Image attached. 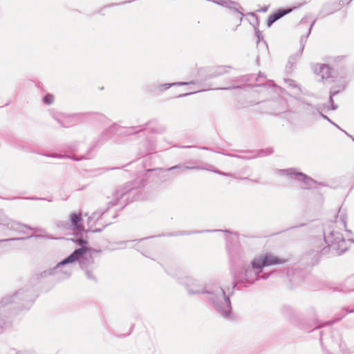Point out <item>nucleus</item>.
<instances>
[{
  "label": "nucleus",
  "instance_id": "nucleus-1",
  "mask_svg": "<svg viewBox=\"0 0 354 354\" xmlns=\"http://www.w3.org/2000/svg\"><path fill=\"white\" fill-rule=\"evenodd\" d=\"M70 221L71 224L72 230L77 233H81L84 231V227L82 224V214L79 213H72L70 215Z\"/></svg>",
  "mask_w": 354,
  "mask_h": 354
},
{
  "label": "nucleus",
  "instance_id": "nucleus-2",
  "mask_svg": "<svg viewBox=\"0 0 354 354\" xmlns=\"http://www.w3.org/2000/svg\"><path fill=\"white\" fill-rule=\"evenodd\" d=\"M89 250V248L87 247H82L77 250H75L70 256H68L66 259L62 261L60 264L65 265L66 263H73L79 259L80 257L83 256Z\"/></svg>",
  "mask_w": 354,
  "mask_h": 354
},
{
  "label": "nucleus",
  "instance_id": "nucleus-3",
  "mask_svg": "<svg viewBox=\"0 0 354 354\" xmlns=\"http://www.w3.org/2000/svg\"><path fill=\"white\" fill-rule=\"evenodd\" d=\"M242 19L243 14L237 10H231L227 16L228 23L234 27L239 26L241 23Z\"/></svg>",
  "mask_w": 354,
  "mask_h": 354
},
{
  "label": "nucleus",
  "instance_id": "nucleus-4",
  "mask_svg": "<svg viewBox=\"0 0 354 354\" xmlns=\"http://www.w3.org/2000/svg\"><path fill=\"white\" fill-rule=\"evenodd\" d=\"M267 266L263 254L256 257L252 261V267L254 270H257L259 273L263 267Z\"/></svg>",
  "mask_w": 354,
  "mask_h": 354
},
{
  "label": "nucleus",
  "instance_id": "nucleus-5",
  "mask_svg": "<svg viewBox=\"0 0 354 354\" xmlns=\"http://www.w3.org/2000/svg\"><path fill=\"white\" fill-rule=\"evenodd\" d=\"M292 9H283L279 10L272 15H271L268 19V26H270L274 21L284 16L285 15L290 12Z\"/></svg>",
  "mask_w": 354,
  "mask_h": 354
},
{
  "label": "nucleus",
  "instance_id": "nucleus-6",
  "mask_svg": "<svg viewBox=\"0 0 354 354\" xmlns=\"http://www.w3.org/2000/svg\"><path fill=\"white\" fill-rule=\"evenodd\" d=\"M264 258L266 259V263L267 266L277 265V264H283L286 263V260L285 259H281L276 256H273L271 254H263Z\"/></svg>",
  "mask_w": 354,
  "mask_h": 354
},
{
  "label": "nucleus",
  "instance_id": "nucleus-7",
  "mask_svg": "<svg viewBox=\"0 0 354 354\" xmlns=\"http://www.w3.org/2000/svg\"><path fill=\"white\" fill-rule=\"evenodd\" d=\"M54 100V97L53 95L47 94L44 97V102L46 104H50Z\"/></svg>",
  "mask_w": 354,
  "mask_h": 354
},
{
  "label": "nucleus",
  "instance_id": "nucleus-8",
  "mask_svg": "<svg viewBox=\"0 0 354 354\" xmlns=\"http://www.w3.org/2000/svg\"><path fill=\"white\" fill-rule=\"evenodd\" d=\"M73 242L77 243L79 245H84L88 244V241L86 240H84L83 239H78L76 240H73Z\"/></svg>",
  "mask_w": 354,
  "mask_h": 354
},
{
  "label": "nucleus",
  "instance_id": "nucleus-9",
  "mask_svg": "<svg viewBox=\"0 0 354 354\" xmlns=\"http://www.w3.org/2000/svg\"><path fill=\"white\" fill-rule=\"evenodd\" d=\"M299 177H300V179L302 180H304L306 182V183H308L309 181L311 180V179L308 177H307L306 175L304 174H298Z\"/></svg>",
  "mask_w": 354,
  "mask_h": 354
},
{
  "label": "nucleus",
  "instance_id": "nucleus-10",
  "mask_svg": "<svg viewBox=\"0 0 354 354\" xmlns=\"http://www.w3.org/2000/svg\"><path fill=\"white\" fill-rule=\"evenodd\" d=\"M169 86H170V84H165V85L162 86L161 87L164 89H166V88H169Z\"/></svg>",
  "mask_w": 354,
  "mask_h": 354
}]
</instances>
